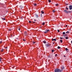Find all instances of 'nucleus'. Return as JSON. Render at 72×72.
Instances as JSON below:
<instances>
[{
	"label": "nucleus",
	"instance_id": "nucleus-10",
	"mask_svg": "<svg viewBox=\"0 0 72 72\" xmlns=\"http://www.w3.org/2000/svg\"><path fill=\"white\" fill-rule=\"evenodd\" d=\"M72 11H68V13H72Z\"/></svg>",
	"mask_w": 72,
	"mask_h": 72
},
{
	"label": "nucleus",
	"instance_id": "nucleus-24",
	"mask_svg": "<svg viewBox=\"0 0 72 72\" xmlns=\"http://www.w3.org/2000/svg\"><path fill=\"white\" fill-rule=\"evenodd\" d=\"M60 41L62 43V42H63V41H62V40H60Z\"/></svg>",
	"mask_w": 72,
	"mask_h": 72
},
{
	"label": "nucleus",
	"instance_id": "nucleus-41",
	"mask_svg": "<svg viewBox=\"0 0 72 72\" xmlns=\"http://www.w3.org/2000/svg\"><path fill=\"white\" fill-rule=\"evenodd\" d=\"M66 27H67V25H66Z\"/></svg>",
	"mask_w": 72,
	"mask_h": 72
},
{
	"label": "nucleus",
	"instance_id": "nucleus-29",
	"mask_svg": "<svg viewBox=\"0 0 72 72\" xmlns=\"http://www.w3.org/2000/svg\"><path fill=\"white\" fill-rule=\"evenodd\" d=\"M65 4H66V5H68V4L67 3H66Z\"/></svg>",
	"mask_w": 72,
	"mask_h": 72
},
{
	"label": "nucleus",
	"instance_id": "nucleus-45",
	"mask_svg": "<svg viewBox=\"0 0 72 72\" xmlns=\"http://www.w3.org/2000/svg\"><path fill=\"white\" fill-rule=\"evenodd\" d=\"M66 33H68V32H66Z\"/></svg>",
	"mask_w": 72,
	"mask_h": 72
},
{
	"label": "nucleus",
	"instance_id": "nucleus-7",
	"mask_svg": "<svg viewBox=\"0 0 72 72\" xmlns=\"http://www.w3.org/2000/svg\"><path fill=\"white\" fill-rule=\"evenodd\" d=\"M45 45H46V46H50V45H49V44H46Z\"/></svg>",
	"mask_w": 72,
	"mask_h": 72
},
{
	"label": "nucleus",
	"instance_id": "nucleus-16",
	"mask_svg": "<svg viewBox=\"0 0 72 72\" xmlns=\"http://www.w3.org/2000/svg\"><path fill=\"white\" fill-rule=\"evenodd\" d=\"M58 5H59V4L57 3L55 4V5H56V6H58Z\"/></svg>",
	"mask_w": 72,
	"mask_h": 72
},
{
	"label": "nucleus",
	"instance_id": "nucleus-49",
	"mask_svg": "<svg viewBox=\"0 0 72 72\" xmlns=\"http://www.w3.org/2000/svg\"><path fill=\"white\" fill-rule=\"evenodd\" d=\"M6 49H7V47H5Z\"/></svg>",
	"mask_w": 72,
	"mask_h": 72
},
{
	"label": "nucleus",
	"instance_id": "nucleus-20",
	"mask_svg": "<svg viewBox=\"0 0 72 72\" xmlns=\"http://www.w3.org/2000/svg\"><path fill=\"white\" fill-rule=\"evenodd\" d=\"M45 24V22H44L43 23H42V25H44V24Z\"/></svg>",
	"mask_w": 72,
	"mask_h": 72
},
{
	"label": "nucleus",
	"instance_id": "nucleus-46",
	"mask_svg": "<svg viewBox=\"0 0 72 72\" xmlns=\"http://www.w3.org/2000/svg\"><path fill=\"white\" fill-rule=\"evenodd\" d=\"M34 21H36V20L35 19L34 20Z\"/></svg>",
	"mask_w": 72,
	"mask_h": 72
},
{
	"label": "nucleus",
	"instance_id": "nucleus-27",
	"mask_svg": "<svg viewBox=\"0 0 72 72\" xmlns=\"http://www.w3.org/2000/svg\"><path fill=\"white\" fill-rule=\"evenodd\" d=\"M54 50H52V53H53V52H54Z\"/></svg>",
	"mask_w": 72,
	"mask_h": 72
},
{
	"label": "nucleus",
	"instance_id": "nucleus-38",
	"mask_svg": "<svg viewBox=\"0 0 72 72\" xmlns=\"http://www.w3.org/2000/svg\"><path fill=\"white\" fill-rule=\"evenodd\" d=\"M29 23H31V21H29Z\"/></svg>",
	"mask_w": 72,
	"mask_h": 72
},
{
	"label": "nucleus",
	"instance_id": "nucleus-3",
	"mask_svg": "<svg viewBox=\"0 0 72 72\" xmlns=\"http://www.w3.org/2000/svg\"><path fill=\"white\" fill-rule=\"evenodd\" d=\"M45 32H44V33H47V32H49V30H45Z\"/></svg>",
	"mask_w": 72,
	"mask_h": 72
},
{
	"label": "nucleus",
	"instance_id": "nucleus-18",
	"mask_svg": "<svg viewBox=\"0 0 72 72\" xmlns=\"http://www.w3.org/2000/svg\"><path fill=\"white\" fill-rule=\"evenodd\" d=\"M66 51H68V48H66Z\"/></svg>",
	"mask_w": 72,
	"mask_h": 72
},
{
	"label": "nucleus",
	"instance_id": "nucleus-25",
	"mask_svg": "<svg viewBox=\"0 0 72 72\" xmlns=\"http://www.w3.org/2000/svg\"><path fill=\"white\" fill-rule=\"evenodd\" d=\"M2 19H3V21H4V20H5V19L4 18H2Z\"/></svg>",
	"mask_w": 72,
	"mask_h": 72
},
{
	"label": "nucleus",
	"instance_id": "nucleus-50",
	"mask_svg": "<svg viewBox=\"0 0 72 72\" xmlns=\"http://www.w3.org/2000/svg\"><path fill=\"white\" fill-rule=\"evenodd\" d=\"M53 44H54V42H53Z\"/></svg>",
	"mask_w": 72,
	"mask_h": 72
},
{
	"label": "nucleus",
	"instance_id": "nucleus-5",
	"mask_svg": "<svg viewBox=\"0 0 72 72\" xmlns=\"http://www.w3.org/2000/svg\"><path fill=\"white\" fill-rule=\"evenodd\" d=\"M69 9L70 10H72V5H70L69 6Z\"/></svg>",
	"mask_w": 72,
	"mask_h": 72
},
{
	"label": "nucleus",
	"instance_id": "nucleus-26",
	"mask_svg": "<svg viewBox=\"0 0 72 72\" xmlns=\"http://www.w3.org/2000/svg\"><path fill=\"white\" fill-rule=\"evenodd\" d=\"M67 6H66V9H67V10H68V8H67Z\"/></svg>",
	"mask_w": 72,
	"mask_h": 72
},
{
	"label": "nucleus",
	"instance_id": "nucleus-8",
	"mask_svg": "<svg viewBox=\"0 0 72 72\" xmlns=\"http://www.w3.org/2000/svg\"><path fill=\"white\" fill-rule=\"evenodd\" d=\"M35 17H36L37 18H38V17H39V16H38V15H37V14H35Z\"/></svg>",
	"mask_w": 72,
	"mask_h": 72
},
{
	"label": "nucleus",
	"instance_id": "nucleus-23",
	"mask_svg": "<svg viewBox=\"0 0 72 72\" xmlns=\"http://www.w3.org/2000/svg\"><path fill=\"white\" fill-rule=\"evenodd\" d=\"M3 50H4V49H2L1 50V52H3Z\"/></svg>",
	"mask_w": 72,
	"mask_h": 72
},
{
	"label": "nucleus",
	"instance_id": "nucleus-21",
	"mask_svg": "<svg viewBox=\"0 0 72 72\" xmlns=\"http://www.w3.org/2000/svg\"><path fill=\"white\" fill-rule=\"evenodd\" d=\"M21 19H23V16L21 17Z\"/></svg>",
	"mask_w": 72,
	"mask_h": 72
},
{
	"label": "nucleus",
	"instance_id": "nucleus-35",
	"mask_svg": "<svg viewBox=\"0 0 72 72\" xmlns=\"http://www.w3.org/2000/svg\"><path fill=\"white\" fill-rule=\"evenodd\" d=\"M40 17H42V14H40Z\"/></svg>",
	"mask_w": 72,
	"mask_h": 72
},
{
	"label": "nucleus",
	"instance_id": "nucleus-51",
	"mask_svg": "<svg viewBox=\"0 0 72 72\" xmlns=\"http://www.w3.org/2000/svg\"><path fill=\"white\" fill-rule=\"evenodd\" d=\"M11 37H12V35H11Z\"/></svg>",
	"mask_w": 72,
	"mask_h": 72
},
{
	"label": "nucleus",
	"instance_id": "nucleus-47",
	"mask_svg": "<svg viewBox=\"0 0 72 72\" xmlns=\"http://www.w3.org/2000/svg\"><path fill=\"white\" fill-rule=\"evenodd\" d=\"M71 44H72V41H71Z\"/></svg>",
	"mask_w": 72,
	"mask_h": 72
},
{
	"label": "nucleus",
	"instance_id": "nucleus-31",
	"mask_svg": "<svg viewBox=\"0 0 72 72\" xmlns=\"http://www.w3.org/2000/svg\"><path fill=\"white\" fill-rule=\"evenodd\" d=\"M62 36H63L64 37H65V36H67V35L65 36V35H62Z\"/></svg>",
	"mask_w": 72,
	"mask_h": 72
},
{
	"label": "nucleus",
	"instance_id": "nucleus-9",
	"mask_svg": "<svg viewBox=\"0 0 72 72\" xmlns=\"http://www.w3.org/2000/svg\"><path fill=\"white\" fill-rule=\"evenodd\" d=\"M52 41H57V40L56 39H52Z\"/></svg>",
	"mask_w": 72,
	"mask_h": 72
},
{
	"label": "nucleus",
	"instance_id": "nucleus-6",
	"mask_svg": "<svg viewBox=\"0 0 72 72\" xmlns=\"http://www.w3.org/2000/svg\"><path fill=\"white\" fill-rule=\"evenodd\" d=\"M61 69H64V66H62Z\"/></svg>",
	"mask_w": 72,
	"mask_h": 72
},
{
	"label": "nucleus",
	"instance_id": "nucleus-22",
	"mask_svg": "<svg viewBox=\"0 0 72 72\" xmlns=\"http://www.w3.org/2000/svg\"><path fill=\"white\" fill-rule=\"evenodd\" d=\"M65 33H65V32H63V35H65Z\"/></svg>",
	"mask_w": 72,
	"mask_h": 72
},
{
	"label": "nucleus",
	"instance_id": "nucleus-1",
	"mask_svg": "<svg viewBox=\"0 0 72 72\" xmlns=\"http://www.w3.org/2000/svg\"><path fill=\"white\" fill-rule=\"evenodd\" d=\"M63 71V70H60V69H55V72H61Z\"/></svg>",
	"mask_w": 72,
	"mask_h": 72
},
{
	"label": "nucleus",
	"instance_id": "nucleus-44",
	"mask_svg": "<svg viewBox=\"0 0 72 72\" xmlns=\"http://www.w3.org/2000/svg\"><path fill=\"white\" fill-rule=\"evenodd\" d=\"M9 31H11V30L9 29Z\"/></svg>",
	"mask_w": 72,
	"mask_h": 72
},
{
	"label": "nucleus",
	"instance_id": "nucleus-2",
	"mask_svg": "<svg viewBox=\"0 0 72 72\" xmlns=\"http://www.w3.org/2000/svg\"><path fill=\"white\" fill-rule=\"evenodd\" d=\"M64 12H65V13H66L67 14H68V11L67 10H64Z\"/></svg>",
	"mask_w": 72,
	"mask_h": 72
},
{
	"label": "nucleus",
	"instance_id": "nucleus-17",
	"mask_svg": "<svg viewBox=\"0 0 72 72\" xmlns=\"http://www.w3.org/2000/svg\"><path fill=\"white\" fill-rule=\"evenodd\" d=\"M48 1L49 3H50V2H51V0H48Z\"/></svg>",
	"mask_w": 72,
	"mask_h": 72
},
{
	"label": "nucleus",
	"instance_id": "nucleus-42",
	"mask_svg": "<svg viewBox=\"0 0 72 72\" xmlns=\"http://www.w3.org/2000/svg\"><path fill=\"white\" fill-rule=\"evenodd\" d=\"M67 32H68V33H69V32L68 31Z\"/></svg>",
	"mask_w": 72,
	"mask_h": 72
},
{
	"label": "nucleus",
	"instance_id": "nucleus-14",
	"mask_svg": "<svg viewBox=\"0 0 72 72\" xmlns=\"http://www.w3.org/2000/svg\"><path fill=\"white\" fill-rule=\"evenodd\" d=\"M57 49H60V47H59V46H58Z\"/></svg>",
	"mask_w": 72,
	"mask_h": 72
},
{
	"label": "nucleus",
	"instance_id": "nucleus-19",
	"mask_svg": "<svg viewBox=\"0 0 72 72\" xmlns=\"http://www.w3.org/2000/svg\"><path fill=\"white\" fill-rule=\"evenodd\" d=\"M3 60V59L1 58H0V61L1 62V60Z\"/></svg>",
	"mask_w": 72,
	"mask_h": 72
},
{
	"label": "nucleus",
	"instance_id": "nucleus-39",
	"mask_svg": "<svg viewBox=\"0 0 72 72\" xmlns=\"http://www.w3.org/2000/svg\"><path fill=\"white\" fill-rule=\"evenodd\" d=\"M58 32H59V30H58Z\"/></svg>",
	"mask_w": 72,
	"mask_h": 72
},
{
	"label": "nucleus",
	"instance_id": "nucleus-33",
	"mask_svg": "<svg viewBox=\"0 0 72 72\" xmlns=\"http://www.w3.org/2000/svg\"><path fill=\"white\" fill-rule=\"evenodd\" d=\"M57 55H57V54H55V57H57Z\"/></svg>",
	"mask_w": 72,
	"mask_h": 72
},
{
	"label": "nucleus",
	"instance_id": "nucleus-32",
	"mask_svg": "<svg viewBox=\"0 0 72 72\" xmlns=\"http://www.w3.org/2000/svg\"><path fill=\"white\" fill-rule=\"evenodd\" d=\"M3 42L2 41H0V44H1Z\"/></svg>",
	"mask_w": 72,
	"mask_h": 72
},
{
	"label": "nucleus",
	"instance_id": "nucleus-13",
	"mask_svg": "<svg viewBox=\"0 0 72 72\" xmlns=\"http://www.w3.org/2000/svg\"><path fill=\"white\" fill-rule=\"evenodd\" d=\"M20 7L21 8V9H22V8H23V6H20Z\"/></svg>",
	"mask_w": 72,
	"mask_h": 72
},
{
	"label": "nucleus",
	"instance_id": "nucleus-30",
	"mask_svg": "<svg viewBox=\"0 0 72 72\" xmlns=\"http://www.w3.org/2000/svg\"><path fill=\"white\" fill-rule=\"evenodd\" d=\"M36 5H37V4H36V3L34 4V6H36Z\"/></svg>",
	"mask_w": 72,
	"mask_h": 72
},
{
	"label": "nucleus",
	"instance_id": "nucleus-28",
	"mask_svg": "<svg viewBox=\"0 0 72 72\" xmlns=\"http://www.w3.org/2000/svg\"><path fill=\"white\" fill-rule=\"evenodd\" d=\"M52 12H53L54 13V12H55V10H53Z\"/></svg>",
	"mask_w": 72,
	"mask_h": 72
},
{
	"label": "nucleus",
	"instance_id": "nucleus-34",
	"mask_svg": "<svg viewBox=\"0 0 72 72\" xmlns=\"http://www.w3.org/2000/svg\"><path fill=\"white\" fill-rule=\"evenodd\" d=\"M33 44H35V43H36V42H33Z\"/></svg>",
	"mask_w": 72,
	"mask_h": 72
},
{
	"label": "nucleus",
	"instance_id": "nucleus-43",
	"mask_svg": "<svg viewBox=\"0 0 72 72\" xmlns=\"http://www.w3.org/2000/svg\"><path fill=\"white\" fill-rule=\"evenodd\" d=\"M33 23H35V22H33Z\"/></svg>",
	"mask_w": 72,
	"mask_h": 72
},
{
	"label": "nucleus",
	"instance_id": "nucleus-40",
	"mask_svg": "<svg viewBox=\"0 0 72 72\" xmlns=\"http://www.w3.org/2000/svg\"><path fill=\"white\" fill-rule=\"evenodd\" d=\"M18 30H19V31H20V28H19Z\"/></svg>",
	"mask_w": 72,
	"mask_h": 72
},
{
	"label": "nucleus",
	"instance_id": "nucleus-11",
	"mask_svg": "<svg viewBox=\"0 0 72 72\" xmlns=\"http://www.w3.org/2000/svg\"><path fill=\"white\" fill-rule=\"evenodd\" d=\"M65 39H69V37H65Z\"/></svg>",
	"mask_w": 72,
	"mask_h": 72
},
{
	"label": "nucleus",
	"instance_id": "nucleus-37",
	"mask_svg": "<svg viewBox=\"0 0 72 72\" xmlns=\"http://www.w3.org/2000/svg\"><path fill=\"white\" fill-rule=\"evenodd\" d=\"M60 39H63V38L60 37Z\"/></svg>",
	"mask_w": 72,
	"mask_h": 72
},
{
	"label": "nucleus",
	"instance_id": "nucleus-4",
	"mask_svg": "<svg viewBox=\"0 0 72 72\" xmlns=\"http://www.w3.org/2000/svg\"><path fill=\"white\" fill-rule=\"evenodd\" d=\"M24 35L25 36H27L28 35V34L27 33V32H24Z\"/></svg>",
	"mask_w": 72,
	"mask_h": 72
},
{
	"label": "nucleus",
	"instance_id": "nucleus-12",
	"mask_svg": "<svg viewBox=\"0 0 72 72\" xmlns=\"http://www.w3.org/2000/svg\"><path fill=\"white\" fill-rule=\"evenodd\" d=\"M43 43H44V44H46V41L45 40L43 41Z\"/></svg>",
	"mask_w": 72,
	"mask_h": 72
},
{
	"label": "nucleus",
	"instance_id": "nucleus-36",
	"mask_svg": "<svg viewBox=\"0 0 72 72\" xmlns=\"http://www.w3.org/2000/svg\"><path fill=\"white\" fill-rule=\"evenodd\" d=\"M23 41H26V40H24V39H23Z\"/></svg>",
	"mask_w": 72,
	"mask_h": 72
},
{
	"label": "nucleus",
	"instance_id": "nucleus-48",
	"mask_svg": "<svg viewBox=\"0 0 72 72\" xmlns=\"http://www.w3.org/2000/svg\"><path fill=\"white\" fill-rule=\"evenodd\" d=\"M64 57H66V56L64 55Z\"/></svg>",
	"mask_w": 72,
	"mask_h": 72
},
{
	"label": "nucleus",
	"instance_id": "nucleus-15",
	"mask_svg": "<svg viewBox=\"0 0 72 72\" xmlns=\"http://www.w3.org/2000/svg\"><path fill=\"white\" fill-rule=\"evenodd\" d=\"M41 13L42 14H44V12L42 11H41Z\"/></svg>",
	"mask_w": 72,
	"mask_h": 72
}]
</instances>
